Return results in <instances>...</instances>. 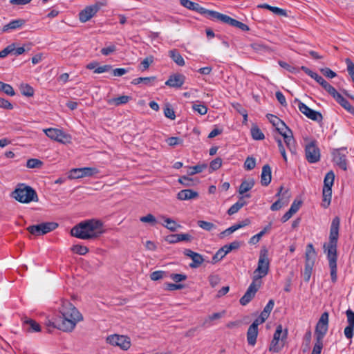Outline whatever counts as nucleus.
Listing matches in <instances>:
<instances>
[{
  "label": "nucleus",
  "instance_id": "obj_1",
  "mask_svg": "<svg viewBox=\"0 0 354 354\" xmlns=\"http://www.w3.org/2000/svg\"><path fill=\"white\" fill-rule=\"evenodd\" d=\"M60 316L57 317V328L64 332L72 331L83 319L82 314L68 301L63 300L59 308Z\"/></svg>",
  "mask_w": 354,
  "mask_h": 354
},
{
  "label": "nucleus",
  "instance_id": "obj_2",
  "mask_svg": "<svg viewBox=\"0 0 354 354\" xmlns=\"http://www.w3.org/2000/svg\"><path fill=\"white\" fill-rule=\"evenodd\" d=\"M11 196L21 203H30L39 201L35 190L30 186L23 183L17 185L15 189L12 192Z\"/></svg>",
  "mask_w": 354,
  "mask_h": 354
},
{
  "label": "nucleus",
  "instance_id": "obj_3",
  "mask_svg": "<svg viewBox=\"0 0 354 354\" xmlns=\"http://www.w3.org/2000/svg\"><path fill=\"white\" fill-rule=\"evenodd\" d=\"M339 218L335 217L331 223L328 243L324 244V249L326 254H337V245L339 237Z\"/></svg>",
  "mask_w": 354,
  "mask_h": 354
},
{
  "label": "nucleus",
  "instance_id": "obj_4",
  "mask_svg": "<svg viewBox=\"0 0 354 354\" xmlns=\"http://www.w3.org/2000/svg\"><path fill=\"white\" fill-rule=\"evenodd\" d=\"M276 130L283 136L284 142L292 153H295L296 143L293 138V134L290 129L285 124V122L281 120V124L278 123L275 126Z\"/></svg>",
  "mask_w": 354,
  "mask_h": 354
},
{
  "label": "nucleus",
  "instance_id": "obj_5",
  "mask_svg": "<svg viewBox=\"0 0 354 354\" xmlns=\"http://www.w3.org/2000/svg\"><path fill=\"white\" fill-rule=\"evenodd\" d=\"M288 330L283 331L281 325L277 326L273 335V339L270 344L269 351L273 353H279L284 346V340L287 338Z\"/></svg>",
  "mask_w": 354,
  "mask_h": 354
},
{
  "label": "nucleus",
  "instance_id": "obj_6",
  "mask_svg": "<svg viewBox=\"0 0 354 354\" xmlns=\"http://www.w3.org/2000/svg\"><path fill=\"white\" fill-rule=\"evenodd\" d=\"M335 180V174L333 171H328L324 180V187L322 190V194H323V203L322 206L324 208H327L331 201V197H332V186L334 183Z\"/></svg>",
  "mask_w": 354,
  "mask_h": 354
},
{
  "label": "nucleus",
  "instance_id": "obj_7",
  "mask_svg": "<svg viewBox=\"0 0 354 354\" xmlns=\"http://www.w3.org/2000/svg\"><path fill=\"white\" fill-rule=\"evenodd\" d=\"M269 260L266 253H261L258 261V266L254 272L253 281L258 282L265 277L269 270Z\"/></svg>",
  "mask_w": 354,
  "mask_h": 354
},
{
  "label": "nucleus",
  "instance_id": "obj_8",
  "mask_svg": "<svg viewBox=\"0 0 354 354\" xmlns=\"http://www.w3.org/2000/svg\"><path fill=\"white\" fill-rule=\"evenodd\" d=\"M58 227L55 222H46L38 225H30L27 230L32 235L41 236L53 231Z\"/></svg>",
  "mask_w": 354,
  "mask_h": 354
},
{
  "label": "nucleus",
  "instance_id": "obj_9",
  "mask_svg": "<svg viewBox=\"0 0 354 354\" xmlns=\"http://www.w3.org/2000/svg\"><path fill=\"white\" fill-rule=\"evenodd\" d=\"M106 341L113 346H118L124 351H127L131 346L130 338L126 335L113 334L109 335Z\"/></svg>",
  "mask_w": 354,
  "mask_h": 354
},
{
  "label": "nucleus",
  "instance_id": "obj_10",
  "mask_svg": "<svg viewBox=\"0 0 354 354\" xmlns=\"http://www.w3.org/2000/svg\"><path fill=\"white\" fill-rule=\"evenodd\" d=\"M180 3L181 6L190 10H194L201 15H203L209 19H214V15H213L212 13H216V11L207 10L201 6L198 3L193 2L190 0H180Z\"/></svg>",
  "mask_w": 354,
  "mask_h": 354
},
{
  "label": "nucleus",
  "instance_id": "obj_11",
  "mask_svg": "<svg viewBox=\"0 0 354 354\" xmlns=\"http://www.w3.org/2000/svg\"><path fill=\"white\" fill-rule=\"evenodd\" d=\"M305 156L310 163H315L320 160V150L315 140H312L306 145Z\"/></svg>",
  "mask_w": 354,
  "mask_h": 354
},
{
  "label": "nucleus",
  "instance_id": "obj_12",
  "mask_svg": "<svg viewBox=\"0 0 354 354\" xmlns=\"http://www.w3.org/2000/svg\"><path fill=\"white\" fill-rule=\"evenodd\" d=\"M212 15H214V20L219 21L224 24H229L233 27L238 28L243 31H248L250 30V28L248 25L232 18L228 15L220 13L218 12L212 13Z\"/></svg>",
  "mask_w": 354,
  "mask_h": 354
},
{
  "label": "nucleus",
  "instance_id": "obj_13",
  "mask_svg": "<svg viewBox=\"0 0 354 354\" xmlns=\"http://www.w3.org/2000/svg\"><path fill=\"white\" fill-rule=\"evenodd\" d=\"M328 313L324 312L322 314L315 327V337L316 339L323 340L325 335L328 329Z\"/></svg>",
  "mask_w": 354,
  "mask_h": 354
},
{
  "label": "nucleus",
  "instance_id": "obj_14",
  "mask_svg": "<svg viewBox=\"0 0 354 354\" xmlns=\"http://www.w3.org/2000/svg\"><path fill=\"white\" fill-rule=\"evenodd\" d=\"M46 135L50 139L56 140L63 144L68 143L71 142V136L62 130L49 128L44 130Z\"/></svg>",
  "mask_w": 354,
  "mask_h": 354
},
{
  "label": "nucleus",
  "instance_id": "obj_15",
  "mask_svg": "<svg viewBox=\"0 0 354 354\" xmlns=\"http://www.w3.org/2000/svg\"><path fill=\"white\" fill-rule=\"evenodd\" d=\"M261 285V281L258 282L253 281L249 286L244 295L240 299V304L242 306L247 305L255 296L257 292Z\"/></svg>",
  "mask_w": 354,
  "mask_h": 354
},
{
  "label": "nucleus",
  "instance_id": "obj_16",
  "mask_svg": "<svg viewBox=\"0 0 354 354\" xmlns=\"http://www.w3.org/2000/svg\"><path fill=\"white\" fill-rule=\"evenodd\" d=\"M347 153L346 149H335L332 153L334 162L344 171L347 169Z\"/></svg>",
  "mask_w": 354,
  "mask_h": 354
},
{
  "label": "nucleus",
  "instance_id": "obj_17",
  "mask_svg": "<svg viewBox=\"0 0 354 354\" xmlns=\"http://www.w3.org/2000/svg\"><path fill=\"white\" fill-rule=\"evenodd\" d=\"M71 234L82 239H88V220H85L73 227Z\"/></svg>",
  "mask_w": 354,
  "mask_h": 354
},
{
  "label": "nucleus",
  "instance_id": "obj_18",
  "mask_svg": "<svg viewBox=\"0 0 354 354\" xmlns=\"http://www.w3.org/2000/svg\"><path fill=\"white\" fill-rule=\"evenodd\" d=\"M105 232L106 229L101 221L90 219V239H97Z\"/></svg>",
  "mask_w": 354,
  "mask_h": 354
},
{
  "label": "nucleus",
  "instance_id": "obj_19",
  "mask_svg": "<svg viewBox=\"0 0 354 354\" xmlns=\"http://www.w3.org/2000/svg\"><path fill=\"white\" fill-rule=\"evenodd\" d=\"M299 110L304 114L309 119L314 121H322L323 119L322 115L321 113L314 111L309 108L304 103L299 102L298 104Z\"/></svg>",
  "mask_w": 354,
  "mask_h": 354
},
{
  "label": "nucleus",
  "instance_id": "obj_20",
  "mask_svg": "<svg viewBox=\"0 0 354 354\" xmlns=\"http://www.w3.org/2000/svg\"><path fill=\"white\" fill-rule=\"evenodd\" d=\"M346 315L348 325L344 328V334L347 339H351L354 335V312L348 309Z\"/></svg>",
  "mask_w": 354,
  "mask_h": 354
},
{
  "label": "nucleus",
  "instance_id": "obj_21",
  "mask_svg": "<svg viewBox=\"0 0 354 354\" xmlns=\"http://www.w3.org/2000/svg\"><path fill=\"white\" fill-rule=\"evenodd\" d=\"M183 253L185 256L192 259V262L189 264L191 268H198L204 261V259L201 254L190 249H185Z\"/></svg>",
  "mask_w": 354,
  "mask_h": 354
},
{
  "label": "nucleus",
  "instance_id": "obj_22",
  "mask_svg": "<svg viewBox=\"0 0 354 354\" xmlns=\"http://www.w3.org/2000/svg\"><path fill=\"white\" fill-rule=\"evenodd\" d=\"M185 80V77L183 74L176 73L169 76L166 81L165 84L173 88H180L183 86Z\"/></svg>",
  "mask_w": 354,
  "mask_h": 354
},
{
  "label": "nucleus",
  "instance_id": "obj_23",
  "mask_svg": "<svg viewBox=\"0 0 354 354\" xmlns=\"http://www.w3.org/2000/svg\"><path fill=\"white\" fill-rule=\"evenodd\" d=\"M23 327L28 333H37L41 331V326L35 320L25 317L23 319Z\"/></svg>",
  "mask_w": 354,
  "mask_h": 354
},
{
  "label": "nucleus",
  "instance_id": "obj_24",
  "mask_svg": "<svg viewBox=\"0 0 354 354\" xmlns=\"http://www.w3.org/2000/svg\"><path fill=\"white\" fill-rule=\"evenodd\" d=\"M327 258L328 260V266L330 270V277L331 281L333 283H335L337 279V254H327Z\"/></svg>",
  "mask_w": 354,
  "mask_h": 354
},
{
  "label": "nucleus",
  "instance_id": "obj_25",
  "mask_svg": "<svg viewBox=\"0 0 354 354\" xmlns=\"http://www.w3.org/2000/svg\"><path fill=\"white\" fill-rule=\"evenodd\" d=\"M272 179L271 168L269 165L266 164L263 166L261 174V183L263 186H268Z\"/></svg>",
  "mask_w": 354,
  "mask_h": 354
},
{
  "label": "nucleus",
  "instance_id": "obj_26",
  "mask_svg": "<svg viewBox=\"0 0 354 354\" xmlns=\"http://www.w3.org/2000/svg\"><path fill=\"white\" fill-rule=\"evenodd\" d=\"M198 197V193L192 189H183L177 194V198L180 201L196 199Z\"/></svg>",
  "mask_w": 354,
  "mask_h": 354
},
{
  "label": "nucleus",
  "instance_id": "obj_27",
  "mask_svg": "<svg viewBox=\"0 0 354 354\" xmlns=\"http://www.w3.org/2000/svg\"><path fill=\"white\" fill-rule=\"evenodd\" d=\"M317 253L312 243L308 244L306 250V265L314 266L316 259Z\"/></svg>",
  "mask_w": 354,
  "mask_h": 354
},
{
  "label": "nucleus",
  "instance_id": "obj_28",
  "mask_svg": "<svg viewBox=\"0 0 354 354\" xmlns=\"http://www.w3.org/2000/svg\"><path fill=\"white\" fill-rule=\"evenodd\" d=\"M258 335V328H256V325L251 324L247 332V340L249 345L254 346L257 342V338Z\"/></svg>",
  "mask_w": 354,
  "mask_h": 354
},
{
  "label": "nucleus",
  "instance_id": "obj_29",
  "mask_svg": "<svg viewBox=\"0 0 354 354\" xmlns=\"http://www.w3.org/2000/svg\"><path fill=\"white\" fill-rule=\"evenodd\" d=\"M333 98L348 113L354 115V107L340 93H338Z\"/></svg>",
  "mask_w": 354,
  "mask_h": 354
},
{
  "label": "nucleus",
  "instance_id": "obj_30",
  "mask_svg": "<svg viewBox=\"0 0 354 354\" xmlns=\"http://www.w3.org/2000/svg\"><path fill=\"white\" fill-rule=\"evenodd\" d=\"M191 238L192 236L189 234H176L167 236L166 241L169 243H176L183 241H189Z\"/></svg>",
  "mask_w": 354,
  "mask_h": 354
},
{
  "label": "nucleus",
  "instance_id": "obj_31",
  "mask_svg": "<svg viewBox=\"0 0 354 354\" xmlns=\"http://www.w3.org/2000/svg\"><path fill=\"white\" fill-rule=\"evenodd\" d=\"M88 174V167L75 168L69 171L68 177L71 179H76L86 176Z\"/></svg>",
  "mask_w": 354,
  "mask_h": 354
},
{
  "label": "nucleus",
  "instance_id": "obj_32",
  "mask_svg": "<svg viewBox=\"0 0 354 354\" xmlns=\"http://www.w3.org/2000/svg\"><path fill=\"white\" fill-rule=\"evenodd\" d=\"M90 69H93L94 73H103L111 71L112 66L109 64L98 66L97 62L90 63Z\"/></svg>",
  "mask_w": 354,
  "mask_h": 354
},
{
  "label": "nucleus",
  "instance_id": "obj_33",
  "mask_svg": "<svg viewBox=\"0 0 354 354\" xmlns=\"http://www.w3.org/2000/svg\"><path fill=\"white\" fill-rule=\"evenodd\" d=\"M161 218L164 219L165 223H162V225L169 230L171 232H176L178 228L181 227V225L178 224L174 220L162 216Z\"/></svg>",
  "mask_w": 354,
  "mask_h": 354
},
{
  "label": "nucleus",
  "instance_id": "obj_34",
  "mask_svg": "<svg viewBox=\"0 0 354 354\" xmlns=\"http://www.w3.org/2000/svg\"><path fill=\"white\" fill-rule=\"evenodd\" d=\"M25 23V21L24 19H15L11 21L8 24L3 26L2 31L3 32H7L10 30H15L17 28H21Z\"/></svg>",
  "mask_w": 354,
  "mask_h": 354
},
{
  "label": "nucleus",
  "instance_id": "obj_35",
  "mask_svg": "<svg viewBox=\"0 0 354 354\" xmlns=\"http://www.w3.org/2000/svg\"><path fill=\"white\" fill-rule=\"evenodd\" d=\"M169 55L177 65L183 66L185 64L183 57L176 49L169 50Z\"/></svg>",
  "mask_w": 354,
  "mask_h": 354
},
{
  "label": "nucleus",
  "instance_id": "obj_36",
  "mask_svg": "<svg viewBox=\"0 0 354 354\" xmlns=\"http://www.w3.org/2000/svg\"><path fill=\"white\" fill-rule=\"evenodd\" d=\"M130 99H131L130 96L121 95V96H119L117 97H113V98L109 99L108 100V103L110 105H113V106H117L127 104L129 101Z\"/></svg>",
  "mask_w": 354,
  "mask_h": 354
},
{
  "label": "nucleus",
  "instance_id": "obj_37",
  "mask_svg": "<svg viewBox=\"0 0 354 354\" xmlns=\"http://www.w3.org/2000/svg\"><path fill=\"white\" fill-rule=\"evenodd\" d=\"M254 185V181L253 179L249 180H243L239 186V193L243 194L247 192L250 191Z\"/></svg>",
  "mask_w": 354,
  "mask_h": 354
},
{
  "label": "nucleus",
  "instance_id": "obj_38",
  "mask_svg": "<svg viewBox=\"0 0 354 354\" xmlns=\"http://www.w3.org/2000/svg\"><path fill=\"white\" fill-rule=\"evenodd\" d=\"M246 205V202L243 200V197L239 198V200L232 205L227 210L229 215H233L236 213L241 208Z\"/></svg>",
  "mask_w": 354,
  "mask_h": 354
},
{
  "label": "nucleus",
  "instance_id": "obj_39",
  "mask_svg": "<svg viewBox=\"0 0 354 354\" xmlns=\"http://www.w3.org/2000/svg\"><path fill=\"white\" fill-rule=\"evenodd\" d=\"M258 7L268 9L270 11H272L273 13H274L275 15H280V16H286L287 15L286 11L285 10L277 8V7L271 6L266 3L259 5Z\"/></svg>",
  "mask_w": 354,
  "mask_h": 354
},
{
  "label": "nucleus",
  "instance_id": "obj_40",
  "mask_svg": "<svg viewBox=\"0 0 354 354\" xmlns=\"http://www.w3.org/2000/svg\"><path fill=\"white\" fill-rule=\"evenodd\" d=\"M156 80V77H138L133 79L132 81V84L137 85L140 83H143L146 85H152L154 81Z\"/></svg>",
  "mask_w": 354,
  "mask_h": 354
},
{
  "label": "nucleus",
  "instance_id": "obj_41",
  "mask_svg": "<svg viewBox=\"0 0 354 354\" xmlns=\"http://www.w3.org/2000/svg\"><path fill=\"white\" fill-rule=\"evenodd\" d=\"M0 91L9 96H14L15 92L12 86L8 84L0 81Z\"/></svg>",
  "mask_w": 354,
  "mask_h": 354
},
{
  "label": "nucleus",
  "instance_id": "obj_42",
  "mask_svg": "<svg viewBox=\"0 0 354 354\" xmlns=\"http://www.w3.org/2000/svg\"><path fill=\"white\" fill-rule=\"evenodd\" d=\"M107 2L106 0L98 1L95 4L90 6V19H91L95 14L102 7L106 6Z\"/></svg>",
  "mask_w": 354,
  "mask_h": 354
},
{
  "label": "nucleus",
  "instance_id": "obj_43",
  "mask_svg": "<svg viewBox=\"0 0 354 354\" xmlns=\"http://www.w3.org/2000/svg\"><path fill=\"white\" fill-rule=\"evenodd\" d=\"M20 91L23 95L32 97L34 95V89L32 86L27 84H23L20 86Z\"/></svg>",
  "mask_w": 354,
  "mask_h": 354
},
{
  "label": "nucleus",
  "instance_id": "obj_44",
  "mask_svg": "<svg viewBox=\"0 0 354 354\" xmlns=\"http://www.w3.org/2000/svg\"><path fill=\"white\" fill-rule=\"evenodd\" d=\"M251 135L252 138L256 140H261L265 138L264 134L257 126L252 127L251 128Z\"/></svg>",
  "mask_w": 354,
  "mask_h": 354
},
{
  "label": "nucleus",
  "instance_id": "obj_45",
  "mask_svg": "<svg viewBox=\"0 0 354 354\" xmlns=\"http://www.w3.org/2000/svg\"><path fill=\"white\" fill-rule=\"evenodd\" d=\"M43 162L37 158H30L27 160L26 167L30 169L41 168Z\"/></svg>",
  "mask_w": 354,
  "mask_h": 354
},
{
  "label": "nucleus",
  "instance_id": "obj_46",
  "mask_svg": "<svg viewBox=\"0 0 354 354\" xmlns=\"http://www.w3.org/2000/svg\"><path fill=\"white\" fill-rule=\"evenodd\" d=\"M197 223L201 228L208 232H210L216 228V226L214 223L210 222L205 221H198Z\"/></svg>",
  "mask_w": 354,
  "mask_h": 354
},
{
  "label": "nucleus",
  "instance_id": "obj_47",
  "mask_svg": "<svg viewBox=\"0 0 354 354\" xmlns=\"http://www.w3.org/2000/svg\"><path fill=\"white\" fill-rule=\"evenodd\" d=\"M71 250L73 251V252L80 254V255H84L88 251V250L86 247L82 246L81 245H74L71 248Z\"/></svg>",
  "mask_w": 354,
  "mask_h": 354
},
{
  "label": "nucleus",
  "instance_id": "obj_48",
  "mask_svg": "<svg viewBox=\"0 0 354 354\" xmlns=\"http://www.w3.org/2000/svg\"><path fill=\"white\" fill-rule=\"evenodd\" d=\"M207 167L206 164L203 165H197L194 167H189V171H188L189 175H194L198 173L202 172Z\"/></svg>",
  "mask_w": 354,
  "mask_h": 354
},
{
  "label": "nucleus",
  "instance_id": "obj_49",
  "mask_svg": "<svg viewBox=\"0 0 354 354\" xmlns=\"http://www.w3.org/2000/svg\"><path fill=\"white\" fill-rule=\"evenodd\" d=\"M222 159L221 158H216L210 162L209 172L218 169L222 165Z\"/></svg>",
  "mask_w": 354,
  "mask_h": 354
},
{
  "label": "nucleus",
  "instance_id": "obj_50",
  "mask_svg": "<svg viewBox=\"0 0 354 354\" xmlns=\"http://www.w3.org/2000/svg\"><path fill=\"white\" fill-rule=\"evenodd\" d=\"M140 221L142 223H149L152 225H154L157 223L156 217L151 214H148L145 216L140 217Z\"/></svg>",
  "mask_w": 354,
  "mask_h": 354
},
{
  "label": "nucleus",
  "instance_id": "obj_51",
  "mask_svg": "<svg viewBox=\"0 0 354 354\" xmlns=\"http://www.w3.org/2000/svg\"><path fill=\"white\" fill-rule=\"evenodd\" d=\"M345 62L347 66V71L354 82V63L349 58H346Z\"/></svg>",
  "mask_w": 354,
  "mask_h": 354
},
{
  "label": "nucleus",
  "instance_id": "obj_52",
  "mask_svg": "<svg viewBox=\"0 0 354 354\" xmlns=\"http://www.w3.org/2000/svg\"><path fill=\"white\" fill-rule=\"evenodd\" d=\"M256 166V160L253 157H248L244 162V167L246 170H252Z\"/></svg>",
  "mask_w": 354,
  "mask_h": 354
},
{
  "label": "nucleus",
  "instance_id": "obj_53",
  "mask_svg": "<svg viewBox=\"0 0 354 354\" xmlns=\"http://www.w3.org/2000/svg\"><path fill=\"white\" fill-rule=\"evenodd\" d=\"M164 114L166 118L171 120H174L176 118L175 112L169 104H167L165 106L164 109Z\"/></svg>",
  "mask_w": 354,
  "mask_h": 354
},
{
  "label": "nucleus",
  "instance_id": "obj_54",
  "mask_svg": "<svg viewBox=\"0 0 354 354\" xmlns=\"http://www.w3.org/2000/svg\"><path fill=\"white\" fill-rule=\"evenodd\" d=\"M240 247V243L238 241H234L228 245H225L223 247H222L224 249V251L225 252L226 254H228L230 252H231L233 250L238 249Z\"/></svg>",
  "mask_w": 354,
  "mask_h": 354
},
{
  "label": "nucleus",
  "instance_id": "obj_55",
  "mask_svg": "<svg viewBox=\"0 0 354 354\" xmlns=\"http://www.w3.org/2000/svg\"><path fill=\"white\" fill-rule=\"evenodd\" d=\"M226 255L223 248H220L212 257V262L216 263L221 260Z\"/></svg>",
  "mask_w": 354,
  "mask_h": 354
},
{
  "label": "nucleus",
  "instance_id": "obj_56",
  "mask_svg": "<svg viewBox=\"0 0 354 354\" xmlns=\"http://www.w3.org/2000/svg\"><path fill=\"white\" fill-rule=\"evenodd\" d=\"M323 340L316 339L311 354H321L323 348Z\"/></svg>",
  "mask_w": 354,
  "mask_h": 354
},
{
  "label": "nucleus",
  "instance_id": "obj_57",
  "mask_svg": "<svg viewBox=\"0 0 354 354\" xmlns=\"http://www.w3.org/2000/svg\"><path fill=\"white\" fill-rule=\"evenodd\" d=\"M15 50V44H10L0 51V58H4Z\"/></svg>",
  "mask_w": 354,
  "mask_h": 354
},
{
  "label": "nucleus",
  "instance_id": "obj_58",
  "mask_svg": "<svg viewBox=\"0 0 354 354\" xmlns=\"http://www.w3.org/2000/svg\"><path fill=\"white\" fill-rule=\"evenodd\" d=\"M153 62V57L152 56H149L144 59L140 63V66H142V71L147 70L151 64Z\"/></svg>",
  "mask_w": 354,
  "mask_h": 354
},
{
  "label": "nucleus",
  "instance_id": "obj_59",
  "mask_svg": "<svg viewBox=\"0 0 354 354\" xmlns=\"http://www.w3.org/2000/svg\"><path fill=\"white\" fill-rule=\"evenodd\" d=\"M192 108L201 115H205L207 112V108L204 104H194Z\"/></svg>",
  "mask_w": 354,
  "mask_h": 354
},
{
  "label": "nucleus",
  "instance_id": "obj_60",
  "mask_svg": "<svg viewBox=\"0 0 354 354\" xmlns=\"http://www.w3.org/2000/svg\"><path fill=\"white\" fill-rule=\"evenodd\" d=\"M165 274V272L162 270L154 271L150 274V278L153 281H158L159 279H162Z\"/></svg>",
  "mask_w": 354,
  "mask_h": 354
},
{
  "label": "nucleus",
  "instance_id": "obj_61",
  "mask_svg": "<svg viewBox=\"0 0 354 354\" xmlns=\"http://www.w3.org/2000/svg\"><path fill=\"white\" fill-rule=\"evenodd\" d=\"M79 19L81 22H86L88 21V6H86L80 12Z\"/></svg>",
  "mask_w": 354,
  "mask_h": 354
},
{
  "label": "nucleus",
  "instance_id": "obj_62",
  "mask_svg": "<svg viewBox=\"0 0 354 354\" xmlns=\"http://www.w3.org/2000/svg\"><path fill=\"white\" fill-rule=\"evenodd\" d=\"M167 142L169 146H176L183 144V140L178 137H170L167 140Z\"/></svg>",
  "mask_w": 354,
  "mask_h": 354
},
{
  "label": "nucleus",
  "instance_id": "obj_63",
  "mask_svg": "<svg viewBox=\"0 0 354 354\" xmlns=\"http://www.w3.org/2000/svg\"><path fill=\"white\" fill-rule=\"evenodd\" d=\"M170 278L176 283L185 281L187 279V275L184 274H171Z\"/></svg>",
  "mask_w": 354,
  "mask_h": 354
},
{
  "label": "nucleus",
  "instance_id": "obj_64",
  "mask_svg": "<svg viewBox=\"0 0 354 354\" xmlns=\"http://www.w3.org/2000/svg\"><path fill=\"white\" fill-rule=\"evenodd\" d=\"M322 73L328 78H333L336 77L337 74L329 68H324L320 70Z\"/></svg>",
  "mask_w": 354,
  "mask_h": 354
}]
</instances>
